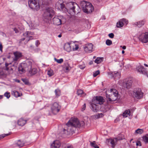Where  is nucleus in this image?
<instances>
[{"mask_svg": "<svg viewBox=\"0 0 148 148\" xmlns=\"http://www.w3.org/2000/svg\"><path fill=\"white\" fill-rule=\"evenodd\" d=\"M120 73L119 72H116L113 74L114 78L116 80L119 79L120 77Z\"/></svg>", "mask_w": 148, "mask_h": 148, "instance_id": "nucleus-30", "label": "nucleus"}, {"mask_svg": "<svg viewBox=\"0 0 148 148\" xmlns=\"http://www.w3.org/2000/svg\"><path fill=\"white\" fill-rule=\"evenodd\" d=\"M64 49L67 52H70L71 50L70 44L69 43L65 44L64 46Z\"/></svg>", "mask_w": 148, "mask_h": 148, "instance_id": "nucleus-25", "label": "nucleus"}, {"mask_svg": "<svg viewBox=\"0 0 148 148\" xmlns=\"http://www.w3.org/2000/svg\"><path fill=\"white\" fill-rule=\"evenodd\" d=\"M12 94L16 97H21L22 96L21 93H20L16 91H14L12 92Z\"/></svg>", "mask_w": 148, "mask_h": 148, "instance_id": "nucleus-26", "label": "nucleus"}, {"mask_svg": "<svg viewBox=\"0 0 148 148\" xmlns=\"http://www.w3.org/2000/svg\"><path fill=\"white\" fill-rule=\"evenodd\" d=\"M39 2V0H29L28 1L29 6L31 9L38 10L40 8Z\"/></svg>", "mask_w": 148, "mask_h": 148, "instance_id": "nucleus-7", "label": "nucleus"}, {"mask_svg": "<svg viewBox=\"0 0 148 148\" xmlns=\"http://www.w3.org/2000/svg\"><path fill=\"white\" fill-rule=\"evenodd\" d=\"M90 145L92 147H94V148H99V147H98L95 143V142H91L90 143Z\"/></svg>", "mask_w": 148, "mask_h": 148, "instance_id": "nucleus-37", "label": "nucleus"}, {"mask_svg": "<svg viewBox=\"0 0 148 148\" xmlns=\"http://www.w3.org/2000/svg\"><path fill=\"white\" fill-rule=\"evenodd\" d=\"M64 18L60 16H56L53 19V24L56 25H59L62 24Z\"/></svg>", "mask_w": 148, "mask_h": 148, "instance_id": "nucleus-11", "label": "nucleus"}, {"mask_svg": "<svg viewBox=\"0 0 148 148\" xmlns=\"http://www.w3.org/2000/svg\"><path fill=\"white\" fill-rule=\"evenodd\" d=\"M61 145V143L59 140L54 141L51 145V148H59Z\"/></svg>", "mask_w": 148, "mask_h": 148, "instance_id": "nucleus-19", "label": "nucleus"}, {"mask_svg": "<svg viewBox=\"0 0 148 148\" xmlns=\"http://www.w3.org/2000/svg\"><path fill=\"white\" fill-rule=\"evenodd\" d=\"M34 33L33 32H26L25 33L23 34V36L24 37V38L21 39L19 40V42L20 43H22L23 41L25 40V41L24 42L25 44H26L31 39L30 38H32V35H33Z\"/></svg>", "mask_w": 148, "mask_h": 148, "instance_id": "nucleus-8", "label": "nucleus"}, {"mask_svg": "<svg viewBox=\"0 0 148 148\" xmlns=\"http://www.w3.org/2000/svg\"><path fill=\"white\" fill-rule=\"evenodd\" d=\"M40 44V43L39 42L38 40H37L36 41V45L37 47H38V46Z\"/></svg>", "mask_w": 148, "mask_h": 148, "instance_id": "nucleus-51", "label": "nucleus"}, {"mask_svg": "<svg viewBox=\"0 0 148 148\" xmlns=\"http://www.w3.org/2000/svg\"><path fill=\"white\" fill-rule=\"evenodd\" d=\"M122 54H123L125 53V51L124 50H122Z\"/></svg>", "mask_w": 148, "mask_h": 148, "instance_id": "nucleus-61", "label": "nucleus"}, {"mask_svg": "<svg viewBox=\"0 0 148 148\" xmlns=\"http://www.w3.org/2000/svg\"><path fill=\"white\" fill-rule=\"evenodd\" d=\"M96 58V57H95V56H94V57H93V58Z\"/></svg>", "mask_w": 148, "mask_h": 148, "instance_id": "nucleus-64", "label": "nucleus"}, {"mask_svg": "<svg viewBox=\"0 0 148 148\" xmlns=\"http://www.w3.org/2000/svg\"><path fill=\"white\" fill-rule=\"evenodd\" d=\"M22 80L26 84H28V83H29L28 82L27 80H26V79H22Z\"/></svg>", "mask_w": 148, "mask_h": 148, "instance_id": "nucleus-48", "label": "nucleus"}, {"mask_svg": "<svg viewBox=\"0 0 148 148\" xmlns=\"http://www.w3.org/2000/svg\"><path fill=\"white\" fill-rule=\"evenodd\" d=\"M54 59L55 61L59 64L62 63L63 62V60L62 58H61L60 59H57L56 58H55Z\"/></svg>", "mask_w": 148, "mask_h": 148, "instance_id": "nucleus-36", "label": "nucleus"}, {"mask_svg": "<svg viewBox=\"0 0 148 148\" xmlns=\"http://www.w3.org/2000/svg\"><path fill=\"white\" fill-rule=\"evenodd\" d=\"M64 148H73L72 146H67Z\"/></svg>", "mask_w": 148, "mask_h": 148, "instance_id": "nucleus-54", "label": "nucleus"}, {"mask_svg": "<svg viewBox=\"0 0 148 148\" xmlns=\"http://www.w3.org/2000/svg\"><path fill=\"white\" fill-rule=\"evenodd\" d=\"M13 54L14 56V61L17 60L22 56L21 53L17 51L14 52Z\"/></svg>", "mask_w": 148, "mask_h": 148, "instance_id": "nucleus-22", "label": "nucleus"}, {"mask_svg": "<svg viewBox=\"0 0 148 148\" xmlns=\"http://www.w3.org/2000/svg\"><path fill=\"white\" fill-rule=\"evenodd\" d=\"M145 23V21H141L138 22H136L133 24V25H136L138 27H140L142 26Z\"/></svg>", "mask_w": 148, "mask_h": 148, "instance_id": "nucleus-23", "label": "nucleus"}, {"mask_svg": "<svg viewBox=\"0 0 148 148\" xmlns=\"http://www.w3.org/2000/svg\"><path fill=\"white\" fill-rule=\"evenodd\" d=\"M139 38L140 40L142 42L144 43L148 42V33L142 34L140 35Z\"/></svg>", "mask_w": 148, "mask_h": 148, "instance_id": "nucleus-12", "label": "nucleus"}, {"mask_svg": "<svg viewBox=\"0 0 148 148\" xmlns=\"http://www.w3.org/2000/svg\"><path fill=\"white\" fill-rule=\"evenodd\" d=\"M77 94L78 95H81L84 94L83 90H79L77 91Z\"/></svg>", "mask_w": 148, "mask_h": 148, "instance_id": "nucleus-43", "label": "nucleus"}, {"mask_svg": "<svg viewBox=\"0 0 148 148\" xmlns=\"http://www.w3.org/2000/svg\"><path fill=\"white\" fill-rule=\"evenodd\" d=\"M84 124L83 121L79 122L76 118H72L66 123V125L68 127L67 131L69 132H72L73 131V127H83Z\"/></svg>", "mask_w": 148, "mask_h": 148, "instance_id": "nucleus-1", "label": "nucleus"}, {"mask_svg": "<svg viewBox=\"0 0 148 148\" xmlns=\"http://www.w3.org/2000/svg\"><path fill=\"white\" fill-rule=\"evenodd\" d=\"M37 71V70L36 68L29 69L28 71V75L30 76L34 75L36 73Z\"/></svg>", "mask_w": 148, "mask_h": 148, "instance_id": "nucleus-21", "label": "nucleus"}, {"mask_svg": "<svg viewBox=\"0 0 148 148\" xmlns=\"http://www.w3.org/2000/svg\"><path fill=\"white\" fill-rule=\"evenodd\" d=\"M110 93V94L109 95L108 94L107 92L106 93V97L108 101H114L119 98V96L118 92L116 90L114 89H111Z\"/></svg>", "mask_w": 148, "mask_h": 148, "instance_id": "nucleus-6", "label": "nucleus"}, {"mask_svg": "<svg viewBox=\"0 0 148 148\" xmlns=\"http://www.w3.org/2000/svg\"><path fill=\"white\" fill-rule=\"evenodd\" d=\"M93 61H91L89 62V64L90 65H91L93 64Z\"/></svg>", "mask_w": 148, "mask_h": 148, "instance_id": "nucleus-56", "label": "nucleus"}, {"mask_svg": "<svg viewBox=\"0 0 148 148\" xmlns=\"http://www.w3.org/2000/svg\"><path fill=\"white\" fill-rule=\"evenodd\" d=\"M84 51L87 53H91L92 51L93 45L91 43L86 45L84 47Z\"/></svg>", "mask_w": 148, "mask_h": 148, "instance_id": "nucleus-16", "label": "nucleus"}, {"mask_svg": "<svg viewBox=\"0 0 148 148\" xmlns=\"http://www.w3.org/2000/svg\"><path fill=\"white\" fill-rule=\"evenodd\" d=\"M121 20L123 23V25L124 24H126L127 25L128 23V21H127L125 19L123 18L121 19Z\"/></svg>", "mask_w": 148, "mask_h": 148, "instance_id": "nucleus-44", "label": "nucleus"}, {"mask_svg": "<svg viewBox=\"0 0 148 148\" xmlns=\"http://www.w3.org/2000/svg\"><path fill=\"white\" fill-rule=\"evenodd\" d=\"M108 36L110 38H113L114 37V34L113 33H111L109 34Z\"/></svg>", "mask_w": 148, "mask_h": 148, "instance_id": "nucleus-47", "label": "nucleus"}, {"mask_svg": "<svg viewBox=\"0 0 148 148\" xmlns=\"http://www.w3.org/2000/svg\"><path fill=\"white\" fill-rule=\"evenodd\" d=\"M55 93L56 97H58L60 94V91L59 89H56L55 90Z\"/></svg>", "mask_w": 148, "mask_h": 148, "instance_id": "nucleus-38", "label": "nucleus"}, {"mask_svg": "<svg viewBox=\"0 0 148 148\" xmlns=\"http://www.w3.org/2000/svg\"><path fill=\"white\" fill-rule=\"evenodd\" d=\"M3 96L0 95V99H1L3 98Z\"/></svg>", "mask_w": 148, "mask_h": 148, "instance_id": "nucleus-59", "label": "nucleus"}, {"mask_svg": "<svg viewBox=\"0 0 148 148\" xmlns=\"http://www.w3.org/2000/svg\"><path fill=\"white\" fill-rule=\"evenodd\" d=\"M10 135L9 134H3L1 135H0V140L3 139L4 137L6 136H7Z\"/></svg>", "mask_w": 148, "mask_h": 148, "instance_id": "nucleus-39", "label": "nucleus"}, {"mask_svg": "<svg viewBox=\"0 0 148 148\" xmlns=\"http://www.w3.org/2000/svg\"><path fill=\"white\" fill-rule=\"evenodd\" d=\"M34 63V62L32 60H28L25 63H21L18 68V71L21 73H24L26 70L31 68L32 65Z\"/></svg>", "mask_w": 148, "mask_h": 148, "instance_id": "nucleus-3", "label": "nucleus"}, {"mask_svg": "<svg viewBox=\"0 0 148 148\" xmlns=\"http://www.w3.org/2000/svg\"><path fill=\"white\" fill-rule=\"evenodd\" d=\"M123 23L121 21V19L118 22L116 23V26L118 27H123Z\"/></svg>", "mask_w": 148, "mask_h": 148, "instance_id": "nucleus-32", "label": "nucleus"}, {"mask_svg": "<svg viewBox=\"0 0 148 148\" xmlns=\"http://www.w3.org/2000/svg\"><path fill=\"white\" fill-rule=\"evenodd\" d=\"M99 70H97L93 73V76L94 77H95L98 75H99Z\"/></svg>", "mask_w": 148, "mask_h": 148, "instance_id": "nucleus-42", "label": "nucleus"}, {"mask_svg": "<svg viewBox=\"0 0 148 148\" xmlns=\"http://www.w3.org/2000/svg\"><path fill=\"white\" fill-rule=\"evenodd\" d=\"M144 65H145V66H146V67H148V65H147V64H144Z\"/></svg>", "mask_w": 148, "mask_h": 148, "instance_id": "nucleus-62", "label": "nucleus"}, {"mask_svg": "<svg viewBox=\"0 0 148 148\" xmlns=\"http://www.w3.org/2000/svg\"><path fill=\"white\" fill-rule=\"evenodd\" d=\"M97 118H99L100 117H103V114L101 113L100 114H98L97 115Z\"/></svg>", "mask_w": 148, "mask_h": 148, "instance_id": "nucleus-46", "label": "nucleus"}, {"mask_svg": "<svg viewBox=\"0 0 148 148\" xmlns=\"http://www.w3.org/2000/svg\"><path fill=\"white\" fill-rule=\"evenodd\" d=\"M96 104L93 102L91 105V109L95 112H97L98 108V106Z\"/></svg>", "mask_w": 148, "mask_h": 148, "instance_id": "nucleus-27", "label": "nucleus"}, {"mask_svg": "<svg viewBox=\"0 0 148 148\" xmlns=\"http://www.w3.org/2000/svg\"><path fill=\"white\" fill-rule=\"evenodd\" d=\"M126 48V47L125 46H124L122 47V49H125Z\"/></svg>", "mask_w": 148, "mask_h": 148, "instance_id": "nucleus-58", "label": "nucleus"}, {"mask_svg": "<svg viewBox=\"0 0 148 148\" xmlns=\"http://www.w3.org/2000/svg\"><path fill=\"white\" fill-rule=\"evenodd\" d=\"M8 64V63H6L5 64V66L6 67L7 70H8V68H7L8 66L9 65V64Z\"/></svg>", "mask_w": 148, "mask_h": 148, "instance_id": "nucleus-55", "label": "nucleus"}, {"mask_svg": "<svg viewBox=\"0 0 148 148\" xmlns=\"http://www.w3.org/2000/svg\"><path fill=\"white\" fill-rule=\"evenodd\" d=\"M71 68L68 62L64 63L63 66V70L65 73H68L70 70Z\"/></svg>", "mask_w": 148, "mask_h": 148, "instance_id": "nucleus-20", "label": "nucleus"}, {"mask_svg": "<svg viewBox=\"0 0 148 148\" xmlns=\"http://www.w3.org/2000/svg\"><path fill=\"white\" fill-rule=\"evenodd\" d=\"M14 30L15 31L16 33H17L18 32V30L16 28H14Z\"/></svg>", "mask_w": 148, "mask_h": 148, "instance_id": "nucleus-53", "label": "nucleus"}, {"mask_svg": "<svg viewBox=\"0 0 148 148\" xmlns=\"http://www.w3.org/2000/svg\"><path fill=\"white\" fill-rule=\"evenodd\" d=\"M136 145L137 146H141V142L140 141H138L136 142Z\"/></svg>", "mask_w": 148, "mask_h": 148, "instance_id": "nucleus-49", "label": "nucleus"}, {"mask_svg": "<svg viewBox=\"0 0 148 148\" xmlns=\"http://www.w3.org/2000/svg\"><path fill=\"white\" fill-rule=\"evenodd\" d=\"M47 74L49 76H51L54 75V72L53 70L50 69L48 70Z\"/></svg>", "mask_w": 148, "mask_h": 148, "instance_id": "nucleus-35", "label": "nucleus"}, {"mask_svg": "<svg viewBox=\"0 0 148 148\" xmlns=\"http://www.w3.org/2000/svg\"><path fill=\"white\" fill-rule=\"evenodd\" d=\"M24 143L20 140H18L15 144L16 146H17L19 147H23L24 145Z\"/></svg>", "mask_w": 148, "mask_h": 148, "instance_id": "nucleus-29", "label": "nucleus"}, {"mask_svg": "<svg viewBox=\"0 0 148 148\" xmlns=\"http://www.w3.org/2000/svg\"><path fill=\"white\" fill-rule=\"evenodd\" d=\"M33 38H32H32H30V39H31L30 40H31L32 39H33Z\"/></svg>", "mask_w": 148, "mask_h": 148, "instance_id": "nucleus-63", "label": "nucleus"}, {"mask_svg": "<svg viewBox=\"0 0 148 148\" xmlns=\"http://www.w3.org/2000/svg\"><path fill=\"white\" fill-rule=\"evenodd\" d=\"M61 106L57 102L54 103L51 106V110L54 114H56L61 109Z\"/></svg>", "mask_w": 148, "mask_h": 148, "instance_id": "nucleus-9", "label": "nucleus"}, {"mask_svg": "<svg viewBox=\"0 0 148 148\" xmlns=\"http://www.w3.org/2000/svg\"><path fill=\"white\" fill-rule=\"evenodd\" d=\"M83 11L85 13H89L92 12L94 10L93 6L90 2L82 1L80 3Z\"/></svg>", "mask_w": 148, "mask_h": 148, "instance_id": "nucleus-5", "label": "nucleus"}, {"mask_svg": "<svg viewBox=\"0 0 148 148\" xmlns=\"http://www.w3.org/2000/svg\"><path fill=\"white\" fill-rule=\"evenodd\" d=\"M78 48H79V47H78V46L76 45V47H75V50H77Z\"/></svg>", "mask_w": 148, "mask_h": 148, "instance_id": "nucleus-57", "label": "nucleus"}, {"mask_svg": "<svg viewBox=\"0 0 148 148\" xmlns=\"http://www.w3.org/2000/svg\"><path fill=\"white\" fill-rule=\"evenodd\" d=\"M86 108V105L85 103H84L83 106L82 107V110L83 111Z\"/></svg>", "mask_w": 148, "mask_h": 148, "instance_id": "nucleus-50", "label": "nucleus"}, {"mask_svg": "<svg viewBox=\"0 0 148 148\" xmlns=\"http://www.w3.org/2000/svg\"><path fill=\"white\" fill-rule=\"evenodd\" d=\"M4 96L6 97L7 98H9L10 96V93L9 92H6L4 94Z\"/></svg>", "mask_w": 148, "mask_h": 148, "instance_id": "nucleus-41", "label": "nucleus"}, {"mask_svg": "<svg viewBox=\"0 0 148 148\" xmlns=\"http://www.w3.org/2000/svg\"><path fill=\"white\" fill-rule=\"evenodd\" d=\"M62 35L61 34H60L58 36V37L59 38H60L61 37Z\"/></svg>", "mask_w": 148, "mask_h": 148, "instance_id": "nucleus-60", "label": "nucleus"}, {"mask_svg": "<svg viewBox=\"0 0 148 148\" xmlns=\"http://www.w3.org/2000/svg\"><path fill=\"white\" fill-rule=\"evenodd\" d=\"M112 44V41L108 39L106 41V44L108 45H110Z\"/></svg>", "mask_w": 148, "mask_h": 148, "instance_id": "nucleus-40", "label": "nucleus"}, {"mask_svg": "<svg viewBox=\"0 0 148 148\" xmlns=\"http://www.w3.org/2000/svg\"><path fill=\"white\" fill-rule=\"evenodd\" d=\"M104 102V99L101 97L97 96L95 99H94L93 101V102L97 104H102Z\"/></svg>", "mask_w": 148, "mask_h": 148, "instance_id": "nucleus-18", "label": "nucleus"}, {"mask_svg": "<svg viewBox=\"0 0 148 148\" xmlns=\"http://www.w3.org/2000/svg\"><path fill=\"white\" fill-rule=\"evenodd\" d=\"M136 69L138 72L140 74L146 75L148 77V73L146 69L143 66L140 65L138 66L137 67Z\"/></svg>", "mask_w": 148, "mask_h": 148, "instance_id": "nucleus-14", "label": "nucleus"}, {"mask_svg": "<svg viewBox=\"0 0 148 148\" xmlns=\"http://www.w3.org/2000/svg\"><path fill=\"white\" fill-rule=\"evenodd\" d=\"M143 139L144 142L146 143H148V135H146L143 137Z\"/></svg>", "mask_w": 148, "mask_h": 148, "instance_id": "nucleus-33", "label": "nucleus"}, {"mask_svg": "<svg viewBox=\"0 0 148 148\" xmlns=\"http://www.w3.org/2000/svg\"><path fill=\"white\" fill-rule=\"evenodd\" d=\"M85 65L84 64L79 65V67L81 69H84L85 67Z\"/></svg>", "mask_w": 148, "mask_h": 148, "instance_id": "nucleus-45", "label": "nucleus"}, {"mask_svg": "<svg viewBox=\"0 0 148 148\" xmlns=\"http://www.w3.org/2000/svg\"><path fill=\"white\" fill-rule=\"evenodd\" d=\"M119 139L117 138L113 139L110 138L107 140L106 143L109 145L110 144L112 145V147L113 148Z\"/></svg>", "mask_w": 148, "mask_h": 148, "instance_id": "nucleus-15", "label": "nucleus"}, {"mask_svg": "<svg viewBox=\"0 0 148 148\" xmlns=\"http://www.w3.org/2000/svg\"><path fill=\"white\" fill-rule=\"evenodd\" d=\"M132 82V78L126 79L123 83V86L124 88H129L131 86Z\"/></svg>", "mask_w": 148, "mask_h": 148, "instance_id": "nucleus-13", "label": "nucleus"}, {"mask_svg": "<svg viewBox=\"0 0 148 148\" xmlns=\"http://www.w3.org/2000/svg\"><path fill=\"white\" fill-rule=\"evenodd\" d=\"M130 112L129 110H125L123 114V117H126L130 115Z\"/></svg>", "mask_w": 148, "mask_h": 148, "instance_id": "nucleus-28", "label": "nucleus"}, {"mask_svg": "<svg viewBox=\"0 0 148 148\" xmlns=\"http://www.w3.org/2000/svg\"><path fill=\"white\" fill-rule=\"evenodd\" d=\"M66 8L67 12L70 14L73 15L79 12L80 9L79 6L75 3L71 2L66 5Z\"/></svg>", "mask_w": 148, "mask_h": 148, "instance_id": "nucleus-2", "label": "nucleus"}, {"mask_svg": "<svg viewBox=\"0 0 148 148\" xmlns=\"http://www.w3.org/2000/svg\"><path fill=\"white\" fill-rule=\"evenodd\" d=\"M103 57L97 58L95 60V62L97 64H99L103 61Z\"/></svg>", "mask_w": 148, "mask_h": 148, "instance_id": "nucleus-31", "label": "nucleus"}, {"mask_svg": "<svg viewBox=\"0 0 148 148\" xmlns=\"http://www.w3.org/2000/svg\"><path fill=\"white\" fill-rule=\"evenodd\" d=\"M132 95L134 98L139 99L143 97V93L141 92L140 89L138 88L133 92Z\"/></svg>", "mask_w": 148, "mask_h": 148, "instance_id": "nucleus-10", "label": "nucleus"}, {"mask_svg": "<svg viewBox=\"0 0 148 148\" xmlns=\"http://www.w3.org/2000/svg\"><path fill=\"white\" fill-rule=\"evenodd\" d=\"M54 14V11L52 8H47L43 14L44 21L46 23H49Z\"/></svg>", "mask_w": 148, "mask_h": 148, "instance_id": "nucleus-4", "label": "nucleus"}, {"mask_svg": "<svg viewBox=\"0 0 148 148\" xmlns=\"http://www.w3.org/2000/svg\"><path fill=\"white\" fill-rule=\"evenodd\" d=\"M65 5L63 4V1L62 0H59L56 3V8L59 10H62L64 8Z\"/></svg>", "mask_w": 148, "mask_h": 148, "instance_id": "nucleus-17", "label": "nucleus"}, {"mask_svg": "<svg viewBox=\"0 0 148 148\" xmlns=\"http://www.w3.org/2000/svg\"><path fill=\"white\" fill-rule=\"evenodd\" d=\"M3 49V46L2 45L1 42H0V50L1 51H2Z\"/></svg>", "mask_w": 148, "mask_h": 148, "instance_id": "nucleus-52", "label": "nucleus"}, {"mask_svg": "<svg viewBox=\"0 0 148 148\" xmlns=\"http://www.w3.org/2000/svg\"><path fill=\"white\" fill-rule=\"evenodd\" d=\"M27 120H24L23 118H21L19 119L18 121V124L19 125L23 126L26 123Z\"/></svg>", "mask_w": 148, "mask_h": 148, "instance_id": "nucleus-24", "label": "nucleus"}, {"mask_svg": "<svg viewBox=\"0 0 148 148\" xmlns=\"http://www.w3.org/2000/svg\"><path fill=\"white\" fill-rule=\"evenodd\" d=\"M144 132L143 129H138L135 131V133L138 134H142Z\"/></svg>", "mask_w": 148, "mask_h": 148, "instance_id": "nucleus-34", "label": "nucleus"}]
</instances>
